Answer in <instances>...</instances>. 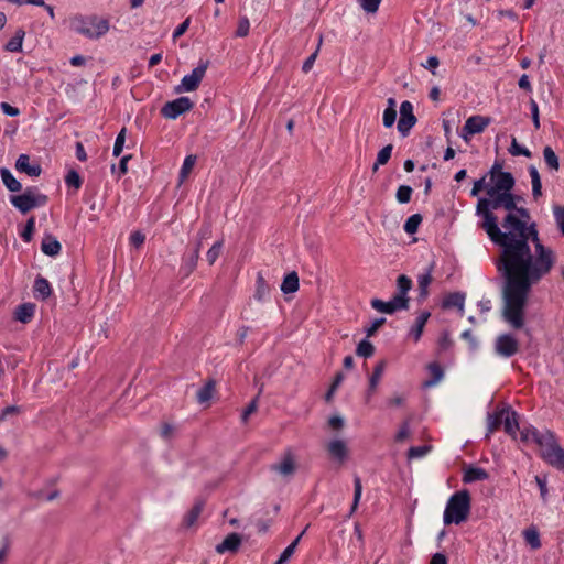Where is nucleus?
<instances>
[{
  "label": "nucleus",
  "instance_id": "1",
  "mask_svg": "<svg viewBox=\"0 0 564 564\" xmlns=\"http://www.w3.org/2000/svg\"><path fill=\"white\" fill-rule=\"evenodd\" d=\"M505 198H479L476 214L482 217L481 227L490 240L501 249L497 261L505 278L501 317L511 328L522 329L531 288L551 272L555 258L541 242L535 223L519 219Z\"/></svg>",
  "mask_w": 564,
  "mask_h": 564
},
{
  "label": "nucleus",
  "instance_id": "2",
  "mask_svg": "<svg viewBox=\"0 0 564 564\" xmlns=\"http://www.w3.org/2000/svg\"><path fill=\"white\" fill-rule=\"evenodd\" d=\"M522 442H533L540 448V457L550 466L564 470V448L556 435L550 430L540 431L530 425L521 432Z\"/></svg>",
  "mask_w": 564,
  "mask_h": 564
},
{
  "label": "nucleus",
  "instance_id": "3",
  "mask_svg": "<svg viewBox=\"0 0 564 564\" xmlns=\"http://www.w3.org/2000/svg\"><path fill=\"white\" fill-rule=\"evenodd\" d=\"M69 29L88 40H99L110 30V21L98 14H75L69 18Z\"/></svg>",
  "mask_w": 564,
  "mask_h": 564
},
{
  "label": "nucleus",
  "instance_id": "4",
  "mask_svg": "<svg viewBox=\"0 0 564 564\" xmlns=\"http://www.w3.org/2000/svg\"><path fill=\"white\" fill-rule=\"evenodd\" d=\"M470 512V495L468 490H459L452 495L446 503L443 521L446 525L464 522Z\"/></svg>",
  "mask_w": 564,
  "mask_h": 564
},
{
  "label": "nucleus",
  "instance_id": "5",
  "mask_svg": "<svg viewBox=\"0 0 564 564\" xmlns=\"http://www.w3.org/2000/svg\"><path fill=\"white\" fill-rule=\"evenodd\" d=\"M516 180L510 172L500 173L490 177L489 186L487 187L488 196L506 197V204L512 209L516 208V199H521L512 193Z\"/></svg>",
  "mask_w": 564,
  "mask_h": 564
},
{
  "label": "nucleus",
  "instance_id": "6",
  "mask_svg": "<svg viewBox=\"0 0 564 564\" xmlns=\"http://www.w3.org/2000/svg\"><path fill=\"white\" fill-rule=\"evenodd\" d=\"M9 200L20 213L26 214L33 208L45 206L48 197L40 193L36 186H29L22 194L11 195Z\"/></svg>",
  "mask_w": 564,
  "mask_h": 564
},
{
  "label": "nucleus",
  "instance_id": "7",
  "mask_svg": "<svg viewBox=\"0 0 564 564\" xmlns=\"http://www.w3.org/2000/svg\"><path fill=\"white\" fill-rule=\"evenodd\" d=\"M208 67V62L199 63L191 74L185 75L181 84L175 87V93L195 91L203 80Z\"/></svg>",
  "mask_w": 564,
  "mask_h": 564
},
{
  "label": "nucleus",
  "instance_id": "8",
  "mask_svg": "<svg viewBox=\"0 0 564 564\" xmlns=\"http://www.w3.org/2000/svg\"><path fill=\"white\" fill-rule=\"evenodd\" d=\"M194 102L188 97H178L167 101L161 109V115L166 119H176L178 116L189 111Z\"/></svg>",
  "mask_w": 564,
  "mask_h": 564
},
{
  "label": "nucleus",
  "instance_id": "9",
  "mask_svg": "<svg viewBox=\"0 0 564 564\" xmlns=\"http://www.w3.org/2000/svg\"><path fill=\"white\" fill-rule=\"evenodd\" d=\"M496 352L505 358H510L519 351V341L511 334H501L495 341Z\"/></svg>",
  "mask_w": 564,
  "mask_h": 564
},
{
  "label": "nucleus",
  "instance_id": "10",
  "mask_svg": "<svg viewBox=\"0 0 564 564\" xmlns=\"http://www.w3.org/2000/svg\"><path fill=\"white\" fill-rule=\"evenodd\" d=\"M415 123L416 117L413 113V106L410 101L405 100L400 106V119L398 121V131L403 137H406Z\"/></svg>",
  "mask_w": 564,
  "mask_h": 564
},
{
  "label": "nucleus",
  "instance_id": "11",
  "mask_svg": "<svg viewBox=\"0 0 564 564\" xmlns=\"http://www.w3.org/2000/svg\"><path fill=\"white\" fill-rule=\"evenodd\" d=\"M490 123V118L479 115L469 117L462 130V138L468 140L469 135L481 133Z\"/></svg>",
  "mask_w": 564,
  "mask_h": 564
},
{
  "label": "nucleus",
  "instance_id": "12",
  "mask_svg": "<svg viewBox=\"0 0 564 564\" xmlns=\"http://www.w3.org/2000/svg\"><path fill=\"white\" fill-rule=\"evenodd\" d=\"M371 306H372V308H375L376 311H378L380 313L390 314V315L398 311H401V310H408L404 306V302L401 301V299H395L394 296L390 301H387V302H384L380 299H373L371 301Z\"/></svg>",
  "mask_w": 564,
  "mask_h": 564
},
{
  "label": "nucleus",
  "instance_id": "13",
  "mask_svg": "<svg viewBox=\"0 0 564 564\" xmlns=\"http://www.w3.org/2000/svg\"><path fill=\"white\" fill-rule=\"evenodd\" d=\"M200 253V241H197L192 251L185 253L182 258L181 271L188 276L197 267Z\"/></svg>",
  "mask_w": 564,
  "mask_h": 564
},
{
  "label": "nucleus",
  "instance_id": "14",
  "mask_svg": "<svg viewBox=\"0 0 564 564\" xmlns=\"http://www.w3.org/2000/svg\"><path fill=\"white\" fill-rule=\"evenodd\" d=\"M15 170L20 173H25L31 177H37L42 173V167L39 163L31 164L28 154H20L15 161Z\"/></svg>",
  "mask_w": 564,
  "mask_h": 564
},
{
  "label": "nucleus",
  "instance_id": "15",
  "mask_svg": "<svg viewBox=\"0 0 564 564\" xmlns=\"http://www.w3.org/2000/svg\"><path fill=\"white\" fill-rule=\"evenodd\" d=\"M327 452L332 459L343 464L348 457V447L343 440H333L327 444Z\"/></svg>",
  "mask_w": 564,
  "mask_h": 564
},
{
  "label": "nucleus",
  "instance_id": "16",
  "mask_svg": "<svg viewBox=\"0 0 564 564\" xmlns=\"http://www.w3.org/2000/svg\"><path fill=\"white\" fill-rule=\"evenodd\" d=\"M412 280L405 275L401 274L397 279V293L393 295L395 299H401L404 302V306L409 308L410 299L408 296L409 291L412 289Z\"/></svg>",
  "mask_w": 564,
  "mask_h": 564
},
{
  "label": "nucleus",
  "instance_id": "17",
  "mask_svg": "<svg viewBox=\"0 0 564 564\" xmlns=\"http://www.w3.org/2000/svg\"><path fill=\"white\" fill-rule=\"evenodd\" d=\"M488 478H489V474L486 471V469H484L481 467L469 465V466L465 467V469H464L463 481L465 484H471L475 481L487 480Z\"/></svg>",
  "mask_w": 564,
  "mask_h": 564
},
{
  "label": "nucleus",
  "instance_id": "18",
  "mask_svg": "<svg viewBox=\"0 0 564 564\" xmlns=\"http://www.w3.org/2000/svg\"><path fill=\"white\" fill-rule=\"evenodd\" d=\"M466 295L463 292H453L447 294L442 303L443 308H452L456 307L459 312V315H464V304H465Z\"/></svg>",
  "mask_w": 564,
  "mask_h": 564
},
{
  "label": "nucleus",
  "instance_id": "19",
  "mask_svg": "<svg viewBox=\"0 0 564 564\" xmlns=\"http://www.w3.org/2000/svg\"><path fill=\"white\" fill-rule=\"evenodd\" d=\"M434 263L430 264L424 273L419 274L417 276V288H419V300L424 301L429 295V285L432 282V272H433Z\"/></svg>",
  "mask_w": 564,
  "mask_h": 564
},
{
  "label": "nucleus",
  "instance_id": "20",
  "mask_svg": "<svg viewBox=\"0 0 564 564\" xmlns=\"http://www.w3.org/2000/svg\"><path fill=\"white\" fill-rule=\"evenodd\" d=\"M431 316L429 311H423L416 317L414 325L411 327L409 332V337L413 338L415 343H417L423 334L424 327Z\"/></svg>",
  "mask_w": 564,
  "mask_h": 564
},
{
  "label": "nucleus",
  "instance_id": "21",
  "mask_svg": "<svg viewBox=\"0 0 564 564\" xmlns=\"http://www.w3.org/2000/svg\"><path fill=\"white\" fill-rule=\"evenodd\" d=\"M241 544V538L238 533L228 534L221 543L216 546V551L220 554L225 552H236Z\"/></svg>",
  "mask_w": 564,
  "mask_h": 564
},
{
  "label": "nucleus",
  "instance_id": "22",
  "mask_svg": "<svg viewBox=\"0 0 564 564\" xmlns=\"http://www.w3.org/2000/svg\"><path fill=\"white\" fill-rule=\"evenodd\" d=\"M205 507V501L203 499H197L191 510L183 518V525L185 528L193 527L198 520Z\"/></svg>",
  "mask_w": 564,
  "mask_h": 564
},
{
  "label": "nucleus",
  "instance_id": "23",
  "mask_svg": "<svg viewBox=\"0 0 564 564\" xmlns=\"http://www.w3.org/2000/svg\"><path fill=\"white\" fill-rule=\"evenodd\" d=\"M41 250L46 256L56 257L61 253L62 246L54 236L45 235L41 243Z\"/></svg>",
  "mask_w": 564,
  "mask_h": 564
},
{
  "label": "nucleus",
  "instance_id": "24",
  "mask_svg": "<svg viewBox=\"0 0 564 564\" xmlns=\"http://www.w3.org/2000/svg\"><path fill=\"white\" fill-rule=\"evenodd\" d=\"M503 430L508 435H510L513 438L516 437L517 432L519 430L518 414L510 408H506Z\"/></svg>",
  "mask_w": 564,
  "mask_h": 564
},
{
  "label": "nucleus",
  "instance_id": "25",
  "mask_svg": "<svg viewBox=\"0 0 564 564\" xmlns=\"http://www.w3.org/2000/svg\"><path fill=\"white\" fill-rule=\"evenodd\" d=\"M505 414H506V408H503L501 410H497L491 414H488L487 434H486L487 438L489 437L490 434H492L498 429H500L501 425H503Z\"/></svg>",
  "mask_w": 564,
  "mask_h": 564
},
{
  "label": "nucleus",
  "instance_id": "26",
  "mask_svg": "<svg viewBox=\"0 0 564 564\" xmlns=\"http://www.w3.org/2000/svg\"><path fill=\"white\" fill-rule=\"evenodd\" d=\"M33 292L35 299L46 300L52 294L50 282L39 275L34 281Z\"/></svg>",
  "mask_w": 564,
  "mask_h": 564
},
{
  "label": "nucleus",
  "instance_id": "27",
  "mask_svg": "<svg viewBox=\"0 0 564 564\" xmlns=\"http://www.w3.org/2000/svg\"><path fill=\"white\" fill-rule=\"evenodd\" d=\"M272 469L280 473L283 476L293 475L295 471V462L292 454H285L279 464L273 465Z\"/></svg>",
  "mask_w": 564,
  "mask_h": 564
},
{
  "label": "nucleus",
  "instance_id": "28",
  "mask_svg": "<svg viewBox=\"0 0 564 564\" xmlns=\"http://www.w3.org/2000/svg\"><path fill=\"white\" fill-rule=\"evenodd\" d=\"M0 176L8 191L20 192L22 189V184L13 176L9 169L1 167Z\"/></svg>",
  "mask_w": 564,
  "mask_h": 564
},
{
  "label": "nucleus",
  "instance_id": "29",
  "mask_svg": "<svg viewBox=\"0 0 564 564\" xmlns=\"http://www.w3.org/2000/svg\"><path fill=\"white\" fill-rule=\"evenodd\" d=\"M35 312V305L32 303H24L17 307L15 319L21 323H28L31 321Z\"/></svg>",
  "mask_w": 564,
  "mask_h": 564
},
{
  "label": "nucleus",
  "instance_id": "30",
  "mask_svg": "<svg viewBox=\"0 0 564 564\" xmlns=\"http://www.w3.org/2000/svg\"><path fill=\"white\" fill-rule=\"evenodd\" d=\"M269 293H270V286L267 283L265 279L263 278V275L259 272L257 274V280H256L254 299L262 302L268 299Z\"/></svg>",
  "mask_w": 564,
  "mask_h": 564
},
{
  "label": "nucleus",
  "instance_id": "31",
  "mask_svg": "<svg viewBox=\"0 0 564 564\" xmlns=\"http://www.w3.org/2000/svg\"><path fill=\"white\" fill-rule=\"evenodd\" d=\"M25 36V32L23 29H18L14 35L7 42L4 48L8 52H21L23 39Z\"/></svg>",
  "mask_w": 564,
  "mask_h": 564
},
{
  "label": "nucleus",
  "instance_id": "32",
  "mask_svg": "<svg viewBox=\"0 0 564 564\" xmlns=\"http://www.w3.org/2000/svg\"><path fill=\"white\" fill-rule=\"evenodd\" d=\"M299 290V276L295 271L288 273L281 284V291L285 294L294 293Z\"/></svg>",
  "mask_w": 564,
  "mask_h": 564
},
{
  "label": "nucleus",
  "instance_id": "33",
  "mask_svg": "<svg viewBox=\"0 0 564 564\" xmlns=\"http://www.w3.org/2000/svg\"><path fill=\"white\" fill-rule=\"evenodd\" d=\"M384 368H386V361L384 360H381L379 361L376 367L373 368V371H372V375L370 376L369 378V391L372 392L376 390L381 377H382V373L384 371Z\"/></svg>",
  "mask_w": 564,
  "mask_h": 564
},
{
  "label": "nucleus",
  "instance_id": "34",
  "mask_svg": "<svg viewBox=\"0 0 564 564\" xmlns=\"http://www.w3.org/2000/svg\"><path fill=\"white\" fill-rule=\"evenodd\" d=\"M427 369L432 376V379L426 381L425 386L426 387L435 386L436 383H438L442 380V378L444 376V371L437 362H431L427 366Z\"/></svg>",
  "mask_w": 564,
  "mask_h": 564
},
{
  "label": "nucleus",
  "instance_id": "35",
  "mask_svg": "<svg viewBox=\"0 0 564 564\" xmlns=\"http://www.w3.org/2000/svg\"><path fill=\"white\" fill-rule=\"evenodd\" d=\"M523 538L527 544H529L533 550L541 546L540 534L535 528L525 529L523 531Z\"/></svg>",
  "mask_w": 564,
  "mask_h": 564
},
{
  "label": "nucleus",
  "instance_id": "36",
  "mask_svg": "<svg viewBox=\"0 0 564 564\" xmlns=\"http://www.w3.org/2000/svg\"><path fill=\"white\" fill-rule=\"evenodd\" d=\"M543 158L545 161V164L550 170L557 171L560 167L558 163V156L554 152V150L551 147H545L543 149Z\"/></svg>",
  "mask_w": 564,
  "mask_h": 564
},
{
  "label": "nucleus",
  "instance_id": "37",
  "mask_svg": "<svg viewBox=\"0 0 564 564\" xmlns=\"http://www.w3.org/2000/svg\"><path fill=\"white\" fill-rule=\"evenodd\" d=\"M306 529L302 531V533L290 544L284 551L281 553L279 560L274 564H284L290 560V557L294 554L296 545L301 540L302 535L305 533Z\"/></svg>",
  "mask_w": 564,
  "mask_h": 564
},
{
  "label": "nucleus",
  "instance_id": "38",
  "mask_svg": "<svg viewBox=\"0 0 564 564\" xmlns=\"http://www.w3.org/2000/svg\"><path fill=\"white\" fill-rule=\"evenodd\" d=\"M215 391V383L214 381L206 382L198 391H197V401L199 403H205L209 401L213 397V393Z\"/></svg>",
  "mask_w": 564,
  "mask_h": 564
},
{
  "label": "nucleus",
  "instance_id": "39",
  "mask_svg": "<svg viewBox=\"0 0 564 564\" xmlns=\"http://www.w3.org/2000/svg\"><path fill=\"white\" fill-rule=\"evenodd\" d=\"M196 155L189 154L184 159L183 165L180 171V181L184 182L188 175L191 174L195 163H196Z\"/></svg>",
  "mask_w": 564,
  "mask_h": 564
},
{
  "label": "nucleus",
  "instance_id": "40",
  "mask_svg": "<svg viewBox=\"0 0 564 564\" xmlns=\"http://www.w3.org/2000/svg\"><path fill=\"white\" fill-rule=\"evenodd\" d=\"M421 223L422 216L420 214H413L406 219L403 229L406 234L414 235L417 231Z\"/></svg>",
  "mask_w": 564,
  "mask_h": 564
},
{
  "label": "nucleus",
  "instance_id": "41",
  "mask_svg": "<svg viewBox=\"0 0 564 564\" xmlns=\"http://www.w3.org/2000/svg\"><path fill=\"white\" fill-rule=\"evenodd\" d=\"M509 153L513 156L523 155L531 158L532 153L529 149L518 143L516 137H511V144L508 149Z\"/></svg>",
  "mask_w": 564,
  "mask_h": 564
},
{
  "label": "nucleus",
  "instance_id": "42",
  "mask_svg": "<svg viewBox=\"0 0 564 564\" xmlns=\"http://www.w3.org/2000/svg\"><path fill=\"white\" fill-rule=\"evenodd\" d=\"M375 347L368 339H362L356 349V354L364 358H369L373 355Z\"/></svg>",
  "mask_w": 564,
  "mask_h": 564
},
{
  "label": "nucleus",
  "instance_id": "43",
  "mask_svg": "<svg viewBox=\"0 0 564 564\" xmlns=\"http://www.w3.org/2000/svg\"><path fill=\"white\" fill-rule=\"evenodd\" d=\"M223 245H224L223 240L216 241L210 247V249L207 251L206 259H207L209 265H213L216 262V260L218 259V257L221 252V249H223Z\"/></svg>",
  "mask_w": 564,
  "mask_h": 564
},
{
  "label": "nucleus",
  "instance_id": "44",
  "mask_svg": "<svg viewBox=\"0 0 564 564\" xmlns=\"http://www.w3.org/2000/svg\"><path fill=\"white\" fill-rule=\"evenodd\" d=\"M65 183L68 187H74L77 191L80 188L83 181L78 172L70 170L65 176Z\"/></svg>",
  "mask_w": 564,
  "mask_h": 564
},
{
  "label": "nucleus",
  "instance_id": "45",
  "mask_svg": "<svg viewBox=\"0 0 564 564\" xmlns=\"http://www.w3.org/2000/svg\"><path fill=\"white\" fill-rule=\"evenodd\" d=\"M34 230H35V218L30 217L26 220L23 231L21 232L22 240L25 242H30L32 240Z\"/></svg>",
  "mask_w": 564,
  "mask_h": 564
},
{
  "label": "nucleus",
  "instance_id": "46",
  "mask_svg": "<svg viewBox=\"0 0 564 564\" xmlns=\"http://www.w3.org/2000/svg\"><path fill=\"white\" fill-rule=\"evenodd\" d=\"M361 492H362V486H361L360 477L355 476V478H354V501H352V506H351V512H354L357 509L358 503L361 498Z\"/></svg>",
  "mask_w": 564,
  "mask_h": 564
},
{
  "label": "nucleus",
  "instance_id": "47",
  "mask_svg": "<svg viewBox=\"0 0 564 564\" xmlns=\"http://www.w3.org/2000/svg\"><path fill=\"white\" fill-rule=\"evenodd\" d=\"M412 188L411 186L409 185H401L399 186L398 191H397V200L400 203V204H406L410 202L411 199V195H412Z\"/></svg>",
  "mask_w": 564,
  "mask_h": 564
},
{
  "label": "nucleus",
  "instance_id": "48",
  "mask_svg": "<svg viewBox=\"0 0 564 564\" xmlns=\"http://www.w3.org/2000/svg\"><path fill=\"white\" fill-rule=\"evenodd\" d=\"M392 150H393L392 144H388V145L383 147L377 154V159H376L377 165L387 164L391 158Z\"/></svg>",
  "mask_w": 564,
  "mask_h": 564
},
{
  "label": "nucleus",
  "instance_id": "49",
  "mask_svg": "<svg viewBox=\"0 0 564 564\" xmlns=\"http://www.w3.org/2000/svg\"><path fill=\"white\" fill-rule=\"evenodd\" d=\"M430 449H431V447L426 446V445L412 446L408 451V457H409V459L421 458V457L425 456L430 452Z\"/></svg>",
  "mask_w": 564,
  "mask_h": 564
},
{
  "label": "nucleus",
  "instance_id": "50",
  "mask_svg": "<svg viewBox=\"0 0 564 564\" xmlns=\"http://www.w3.org/2000/svg\"><path fill=\"white\" fill-rule=\"evenodd\" d=\"M126 131H127L126 128H122L116 138L113 151H112V154L115 156H119L122 152L124 141H126Z\"/></svg>",
  "mask_w": 564,
  "mask_h": 564
},
{
  "label": "nucleus",
  "instance_id": "51",
  "mask_svg": "<svg viewBox=\"0 0 564 564\" xmlns=\"http://www.w3.org/2000/svg\"><path fill=\"white\" fill-rule=\"evenodd\" d=\"M250 29V22L247 17H241L238 22V28L236 30V36L245 37L248 35Z\"/></svg>",
  "mask_w": 564,
  "mask_h": 564
},
{
  "label": "nucleus",
  "instance_id": "52",
  "mask_svg": "<svg viewBox=\"0 0 564 564\" xmlns=\"http://www.w3.org/2000/svg\"><path fill=\"white\" fill-rule=\"evenodd\" d=\"M486 180H487V175H484L481 178L474 182V186L470 192L471 196H478L481 191H484V189L487 191L489 183H487Z\"/></svg>",
  "mask_w": 564,
  "mask_h": 564
},
{
  "label": "nucleus",
  "instance_id": "53",
  "mask_svg": "<svg viewBox=\"0 0 564 564\" xmlns=\"http://www.w3.org/2000/svg\"><path fill=\"white\" fill-rule=\"evenodd\" d=\"M553 213L561 234L564 236V206H554Z\"/></svg>",
  "mask_w": 564,
  "mask_h": 564
},
{
  "label": "nucleus",
  "instance_id": "54",
  "mask_svg": "<svg viewBox=\"0 0 564 564\" xmlns=\"http://www.w3.org/2000/svg\"><path fill=\"white\" fill-rule=\"evenodd\" d=\"M409 435H410V421L406 420L401 424L398 433L395 434L394 440H395V442L400 443V442H403L404 440H406L409 437Z\"/></svg>",
  "mask_w": 564,
  "mask_h": 564
},
{
  "label": "nucleus",
  "instance_id": "55",
  "mask_svg": "<svg viewBox=\"0 0 564 564\" xmlns=\"http://www.w3.org/2000/svg\"><path fill=\"white\" fill-rule=\"evenodd\" d=\"M381 0H359L360 7L368 13L378 11Z\"/></svg>",
  "mask_w": 564,
  "mask_h": 564
},
{
  "label": "nucleus",
  "instance_id": "56",
  "mask_svg": "<svg viewBox=\"0 0 564 564\" xmlns=\"http://www.w3.org/2000/svg\"><path fill=\"white\" fill-rule=\"evenodd\" d=\"M397 119V110L395 109H384L383 111V126L386 128H391Z\"/></svg>",
  "mask_w": 564,
  "mask_h": 564
},
{
  "label": "nucleus",
  "instance_id": "57",
  "mask_svg": "<svg viewBox=\"0 0 564 564\" xmlns=\"http://www.w3.org/2000/svg\"><path fill=\"white\" fill-rule=\"evenodd\" d=\"M386 323V318H377L375 319L369 327L365 329L367 337L373 336L377 330Z\"/></svg>",
  "mask_w": 564,
  "mask_h": 564
},
{
  "label": "nucleus",
  "instance_id": "58",
  "mask_svg": "<svg viewBox=\"0 0 564 564\" xmlns=\"http://www.w3.org/2000/svg\"><path fill=\"white\" fill-rule=\"evenodd\" d=\"M129 240L133 247L140 248L144 243L145 236L141 231L137 230L130 235Z\"/></svg>",
  "mask_w": 564,
  "mask_h": 564
},
{
  "label": "nucleus",
  "instance_id": "59",
  "mask_svg": "<svg viewBox=\"0 0 564 564\" xmlns=\"http://www.w3.org/2000/svg\"><path fill=\"white\" fill-rule=\"evenodd\" d=\"M530 110L535 129H540L539 106L534 99L530 100Z\"/></svg>",
  "mask_w": 564,
  "mask_h": 564
},
{
  "label": "nucleus",
  "instance_id": "60",
  "mask_svg": "<svg viewBox=\"0 0 564 564\" xmlns=\"http://www.w3.org/2000/svg\"><path fill=\"white\" fill-rule=\"evenodd\" d=\"M257 408H258V400L257 398L253 399L248 405L247 408L243 410L242 412V415H241V419H242V422L246 423L249 419V416L254 413L257 411Z\"/></svg>",
  "mask_w": 564,
  "mask_h": 564
},
{
  "label": "nucleus",
  "instance_id": "61",
  "mask_svg": "<svg viewBox=\"0 0 564 564\" xmlns=\"http://www.w3.org/2000/svg\"><path fill=\"white\" fill-rule=\"evenodd\" d=\"M535 481H536V485H538V487L540 489L541 498L543 500H545L546 496H547V481H546V478L545 477L536 476L535 477Z\"/></svg>",
  "mask_w": 564,
  "mask_h": 564
},
{
  "label": "nucleus",
  "instance_id": "62",
  "mask_svg": "<svg viewBox=\"0 0 564 564\" xmlns=\"http://www.w3.org/2000/svg\"><path fill=\"white\" fill-rule=\"evenodd\" d=\"M317 54H318V48H316V51L314 53H312L303 63V66H302V70L304 73H308L312 68H313V65L316 61V57H317Z\"/></svg>",
  "mask_w": 564,
  "mask_h": 564
},
{
  "label": "nucleus",
  "instance_id": "63",
  "mask_svg": "<svg viewBox=\"0 0 564 564\" xmlns=\"http://www.w3.org/2000/svg\"><path fill=\"white\" fill-rule=\"evenodd\" d=\"M0 108L7 116L17 117L20 115V110L17 107L11 106L8 102H1Z\"/></svg>",
  "mask_w": 564,
  "mask_h": 564
},
{
  "label": "nucleus",
  "instance_id": "64",
  "mask_svg": "<svg viewBox=\"0 0 564 564\" xmlns=\"http://www.w3.org/2000/svg\"><path fill=\"white\" fill-rule=\"evenodd\" d=\"M188 25H189V19L187 18L185 21H183L181 24H178L176 26V29L173 32V37L177 39L181 35H183L187 31Z\"/></svg>",
  "mask_w": 564,
  "mask_h": 564
}]
</instances>
